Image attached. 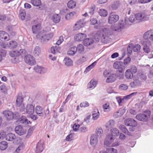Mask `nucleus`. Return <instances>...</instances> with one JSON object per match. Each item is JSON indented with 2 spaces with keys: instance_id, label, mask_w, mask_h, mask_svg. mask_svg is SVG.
<instances>
[{
  "instance_id": "obj_1",
  "label": "nucleus",
  "mask_w": 153,
  "mask_h": 153,
  "mask_svg": "<svg viewBox=\"0 0 153 153\" xmlns=\"http://www.w3.org/2000/svg\"><path fill=\"white\" fill-rule=\"evenodd\" d=\"M124 27V24L123 21L118 23L116 26L109 27H105L102 28L100 31H98L97 33V35H99V37L100 38L102 39H105L106 36L110 35L112 33L111 31L120 32L121 31Z\"/></svg>"
},
{
  "instance_id": "obj_2",
  "label": "nucleus",
  "mask_w": 153,
  "mask_h": 153,
  "mask_svg": "<svg viewBox=\"0 0 153 153\" xmlns=\"http://www.w3.org/2000/svg\"><path fill=\"white\" fill-rule=\"evenodd\" d=\"M152 30H149L145 32L143 35L144 40L142 42V44L143 46V50L144 52L147 53L150 51L149 47L151 45L150 41L149 40L150 36L152 35Z\"/></svg>"
},
{
  "instance_id": "obj_3",
  "label": "nucleus",
  "mask_w": 153,
  "mask_h": 153,
  "mask_svg": "<svg viewBox=\"0 0 153 153\" xmlns=\"http://www.w3.org/2000/svg\"><path fill=\"white\" fill-rule=\"evenodd\" d=\"M113 67L120 73L124 72L126 68L123 63L121 61L115 62L113 64Z\"/></svg>"
},
{
  "instance_id": "obj_4",
  "label": "nucleus",
  "mask_w": 153,
  "mask_h": 153,
  "mask_svg": "<svg viewBox=\"0 0 153 153\" xmlns=\"http://www.w3.org/2000/svg\"><path fill=\"white\" fill-rule=\"evenodd\" d=\"M27 53L26 51L24 49L18 51H11L9 52V55L12 57L17 56L20 55L25 56Z\"/></svg>"
},
{
  "instance_id": "obj_5",
  "label": "nucleus",
  "mask_w": 153,
  "mask_h": 153,
  "mask_svg": "<svg viewBox=\"0 0 153 153\" xmlns=\"http://www.w3.org/2000/svg\"><path fill=\"white\" fill-rule=\"evenodd\" d=\"M134 17L136 20L138 22L147 20L149 16L145 13H139L134 15Z\"/></svg>"
},
{
  "instance_id": "obj_6",
  "label": "nucleus",
  "mask_w": 153,
  "mask_h": 153,
  "mask_svg": "<svg viewBox=\"0 0 153 153\" xmlns=\"http://www.w3.org/2000/svg\"><path fill=\"white\" fill-rule=\"evenodd\" d=\"M150 114V111H149L148 114L143 113L139 114L136 115V118L140 121L146 122L148 120Z\"/></svg>"
},
{
  "instance_id": "obj_7",
  "label": "nucleus",
  "mask_w": 153,
  "mask_h": 153,
  "mask_svg": "<svg viewBox=\"0 0 153 153\" xmlns=\"http://www.w3.org/2000/svg\"><path fill=\"white\" fill-rule=\"evenodd\" d=\"M24 60L26 63L30 65H34L36 63L35 59L30 55H26L24 58Z\"/></svg>"
},
{
  "instance_id": "obj_8",
  "label": "nucleus",
  "mask_w": 153,
  "mask_h": 153,
  "mask_svg": "<svg viewBox=\"0 0 153 153\" xmlns=\"http://www.w3.org/2000/svg\"><path fill=\"white\" fill-rule=\"evenodd\" d=\"M114 140L113 136L111 134L107 135L104 143V146L106 147L109 146L113 141Z\"/></svg>"
},
{
  "instance_id": "obj_9",
  "label": "nucleus",
  "mask_w": 153,
  "mask_h": 153,
  "mask_svg": "<svg viewBox=\"0 0 153 153\" xmlns=\"http://www.w3.org/2000/svg\"><path fill=\"white\" fill-rule=\"evenodd\" d=\"M3 114L7 120H10L14 118V114L10 111H3Z\"/></svg>"
},
{
  "instance_id": "obj_10",
  "label": "nucleus",
  "mask_w": 153,
  "mask_h": 153,
  "mask_svg": "<svg viewBox=\"0 0 153 153\" xmlns=\"http://www.w3.org/2000/svg\"><path fill=\"white\" fill-rule=\"evenodd\" d=\"M85 21L84 19L79 20L76 23L74 27V30H79L84 26L85 23Z\"/></svg>"
},
{
  "instance_id": "obj_11",
  "label": "nucleus",
  "mask_w": 153,
  "mask_h": 153,
  "mask_svg": "<svg viewBox=\"0 0 153 153\" xmlns=\"http://www.w3.org/2000/svg\"><path fill=\"white\" fill-rule=\"evenodd\" d=\"M119 19V16L117 15H112L108 17V23L112 24L116 22Z\"/></svg>"
},
{
  "instance_id": "obj_12",
  "label": "nucleus",
  "mask_w": 153,
  "mask_h": 153,
  "mask_svg": "<svg viewBox=\"0 0 153 153\" xmlns=\"http://www.w3.org/2000/svg\"><path fill=\"white\" fill-rule=\"evenodd\" d=\"M87 35L86 34L82 33H79L76 34L74 36V39L77 41H81L84 40L86 37Z\"/></svg>"
},
{
  "instance_id": "obj_13",
  "label": "nucleus",
  "mask_w": 153,
  "mask_h": 153,
  "mask_svg": "<svg viewBox=\"0 0 153 153\" xmlns=\"http://www.w3.org/2000/svg\"><path fill=\"white\" fill-rule=\"evenodd\" d=\"M36 113L39 116L42 117L44 114L43 112V109L42 107L37 105L36 107L34 109Z\"/></svg>"
},
{
  "instance_id": "obj_14",
  "label": "nucleus",
  "mask_w": 153,
  "mask_h": 153,
  "mask_svg": "<svg viewBox=\"0 0 153 153\" xmlns=\"http://www.w3.org/2000/svg\"><path fill=\"white\" fill-rule=\"evenodd\" d=\"M134 72V68L131 67L130 69L127 70L126 72V77L128 79H132L133 76V73Z\"/></svg>"
},
{
  "instance_id": "obj_15",
  "label": "nucleus",
  "mask_w": 153,
  "mask_h": 153,
  "mask_svg": "<svg viewBox=\"0 0 153 153\" xmlns=\"http://www.w3.org/2000/svg\"><path fill=\"white\" fill-rule=\"evenodd\" d=\"M15 131L16 133L20 136L23 135L25 133L21 125L16 126L15 128Z\"/></svg>"
},
{
  "instance_id": "obj_16",
  "label": "nucleus",
  "mask_w": 153,
  "mask_h": 153,
  "mask_svg": "<svg viewBox=\"0 0 153 153\" xmlns=\"http://www.w3.org/2000/svg\"><path fill=\"white\" fill-rule=\"evenodd\" d=\"M126 112V110L124 108H120L118 111L114 113V116L115 118H118L121 116Z\"/></svg>"
},
{
  "instance_id": "obj_17",
  "label": "nucleus",
  "mask_w": 153,
  "mask_h": 153,
  "mask_svg": "<svg viewBox=\"0 0 153 153\" xmlns=\"http://www.w3.org/2000/svg\"><path fill=\"white\" fill-rule=\"evenodd\" d=\"M9 36L5 32L3 31H0V39L4 40L6 41L9 39Z\"/></svg>"
},
{
  "instance_id": "obj_18",
  "label": "nucleus",
  "mask_w": 153,
  "mask_h": 153,
  "mask_svg": "<svg viewBox=\"0 0 153 153\" xmlns=\"http://www.w3.org/2000/svg\"><path fill=\"white\" fill-rule=\"evenodd\" d=\"M34 69L36 72L40 74H43L46 72V70L44 68L38 65L35 66Z\"/></svg>"
},
{
  "instance_id": "obj_19",
  "label": "nucleus",
  "mask_w": 153,
  "mask_h": 153,
  "mask_svg": "<svg viewBox=\"0 0 153 153\" xmlns=\"http://www.w3.org/2000/svg\"><path fill=\"white\" fill-rule=\"evenodd\" d=\"M26 112L29 114H32L34 111V106L31 104H28L26 107Z\"/></svg>"
},
{
  "instance_id": "obj_20",
  "label": "nucleus",
  "mask_w": 153,
  "mask_h": 153,
  "mask_svg": "<svg viewBox=\"0 0 153 153\" xmlns=\"http://www.w3.org/2000/svg\"><path fill=\"white\" fill-rule=\"evenodd\" d=\"M44 149L43 144L40 141L38 143L36 148V153H40Z\"/></svg>"
},
{
  "instance_id": "obj_21",
  "label": "nucleus",
  "mask_w": 153,
  "mask_h": 153,
  "mask_svg": "<svg viewBox=\"0 0 153 153\" xmlns=\"http://www.w3.org/2000/svg\"><path fill=\"white\" fill-rule=\"evenodd\" d=\"M98 139L96 135H91L90 139V144L93 146H95L97 144Z\"/></svg>"
},
{
  "instance_id": "obj_22",
  "label": "nucleus",
  "mask_w": 153,
  "mask_h": 153,
  "mask_svg": "<svg viewBox=\"0 0 153 153\" xmlns=\"http://www.w3.org/2000/svg\"><path fill=\"white\" fill-rule=\"evenodd\" d=\"M41 25L38 24L36 25H34L32 26V30L34 34H36L40 30Z\"/></svg>"
},
{
  "instance_id": "obj_23",
  "label": "nucleus",
  "mask_w": 153,
  "mask_h": 153,
  "mask_svg": "<svg viewBox=\"0 0 153 153\" xmlns=\"http://www.w3.org/2000/svg\"><path fill=\"white\" fill-rule=\"evenodd\" d=\"M77 49L76 47H73L70 48L67 51V54L70 56H73L76 53Z\"/></svg>"
},
{
  "instance_id": "obj_24",
  "label": "nucleus",
  "mask_w": 153,
  "mask_h": 153,
  "mask_svg": "<svg viewBox=\"0 0 153 153\" xmlns=\"http://www.w3.org/2000/svg\"><path fill=\"white\" fill-rule=\"evenodd\" d=\"M94 42L93 40L91 38L85 39L83 41V44L85 46H88L93 44Z\"/></svg>"
},
{
  "instance_id": "obj_25",
  "label": "nucleus",
  "mask_w": 153,
  "mask_h": 153,
  "mask_svg": "<svg viewBox=\"0 0 153 153\" xmlns=\"http://www.w3.org/2000/svg\"><path fill=\"white\" fill-rule=\"evenodd\" d=\"M119 128L123 132L125 133L126 134L130 136L132 135V134L128 131L125 126L120 125L119 126Z\"/></svg>"
},
{
  "instance_id": "obj_26",
  "label": "nucleus",
  "mask_w": 153,
  "mask_h": 153,
  "mask_svg": "<svg viewBox=\"0 0 153 153\" xmlns=\"http://www.w3.org/2000/svg\"><path fill=\"white\" fill-rule=\"evenodd\" d=\"M116 80V76L115 74H110L106 80V82L108 83H111L115 81Z\"/></svg>"
},
{
  "instance_id": "obj_27",
  "label": "nucleus",
  "mask_w": 153,
  "mask_h": 153,
  "mask_svg": "<svg viewBox=\"0 0 153 153\" xmlns=\"http://www.w3.org/2000/svg\"><path fill=\"white\" fill-rule=\"evenodd\" d=\"M16 138V136L14 134L10 133L6 135V139L7 140L12 141Z\"/></svg>"
},
{
  "instance_id": "obj_28",
  "label": "nucleus",
  "mask_w": 153,
  "mask_h": 153,
  "mask_svg": "<svg viewBox=\"0 0 153 153\" xmlns=\"http://www.w3.org/2000/svg\"><path fill=\"white\" fill-rule=\"evenodd\" d=\"M23 100V98L21 96V94H19L17 97L16 100V106H20L22 104H23L22 103Z\"/></svg>"
},
{
  "instance_id": "obj_29",
  "label": "nucleus",
  "mask_w": 153,
  "mask_h": 153,
  "mask_svg": "<svg viewBox=\"0 0 153 153\" xmlns=\"http://www.w3.org/2000/svg\"><path fill=\"white\" fill-rule=\"evenodd\" d=\"M60 18V16L59 14H55L52 16V19L54 22L57 23L59 22Z\"/></svg>"
},
{
  "instance_id": "obj_30",
  "label": "nucleus",
  "mask_w": 153,
  "mask_h": 153,
  "mask_svg": "<svg viewBox=\"0 0 153 153\" xmlns=\"http://www.w3.org/2000/svg\"><path fill=\"white\" fill-rule=\"evenodd\" d=\"M97 84V82L96 81L92 79L88 84V88L92 89L96 87Z\"/></svg>"
},
{
  "instance_id": "obj_31",
  "label": "nucleus",
  "mask_w": 153,
  "mask_h": 153,
  "mask_svg": "<svg viewBox=\"0 0 153 153\" xmlns=\"http://www.w3.org/2000/svg\"><path fill=\"white\" fill-rule=\"evenodd\" d=\"M65 65L67 66H71L72 65L73 62L72 60L68 57H65L64 60Z\"/></svg>"
},
{
  "instance_id": "obj_32",
  "label": "nucleus",
  "mask_w": 153,
  "mask_h": 153,
  "mask_svg": "<svg viewBox=\"0 0 153 153\" xmlns=\"http://www.w3.org/2000/svg\"><path fill=\"white\" fill-rule=\"evenodd\" d=\"M134 21V17L133 16L130 17L128 19L125 18V24L127 25H131V23H133Z\"/></svg>"
},
{
  "instance_id": "obj_33",
  "label": "nucleus",
  "mask_w": 153,
  "mask_h": 153,
  "mask_svg": "<svg viewBox=\"0 0 153 153\" xmlns=\"http://www.w3.org/2000/svg\"><path fill=\"white\" fill-rule=\"evenodd\" d=\"M111 132L113 136H118L119 134V130L117 128H113L111 129Z\"/></svg>"
},
{
  "instance_id": "obj_34",
  "label": "nucleus",
  "mask_w": 153,
  "mask_h": 153,
  "mask_svg": "<svg viewBox=\"0 0 153 153\" xmlns=\"http://www.w3.org/2000/svg\"><path fill=\"white\" fill-rule=\"evenodd\" d=\"M100 113L98 109L94 111L92 114V118L94 120H97L99 117Z\"/></svg>"
},
{
  "instance_id": "obj_35",
  "label": "nucleus",
  "mask_w": 153,
  "mask_h": 153,
  "mask_svg": "<svg viewBox=\"0 0 153 153\" xmlns=\"http://www.w3.org/2000/svg\"><path fill=\"white\" fill-rule=\"evenodd\" d=\"M8 145L7 143L3 141L0 143V149L2 150H5L7 147Z\"/></svg>"
},
{
  "instance_id": "obj_36",
  "label": "nucleus",
  "mask_w": 153,
  "mask_h": 153,
  "mask_svg": "<svg viewBox=\"0 0 153 153\" xmlns=\"http://www.w3.org/2000/svg\"><path fill=\"white\" fill-rule=\"evenodd\" d=\"M31 3L34 6L39 7L41 4L40 0H31Z\"/></svg>"
},
{
  "instance_id": "obj_37",
  "label": "nucleus",
  "mask_w": 153,
  "mask_h": 153,
  "mask_svg": "<svg viewBox=\"0 0 153 153\" xmlns=\"http://www.w3.org/2000/svg\"><path fill=\"white\" fill-rule=\"evenodd\" d=\"M134 123V120L131 119H128L125 121V125L128 126H132Z\"/></svg>"
},
{
  "instance_id": "obj_38",
  "label": "nucleus",
  "mask_w": 153,
  "mask_h": 153,
  "mask_svg": "<svg viewBox=\"0 0 153 153\" xmlns=\"http://www.w3.org/2000/svg\"><path fill=\"white\" fill-rule=\"evenodd\" d=\"M99 13L101 16L105 17L108 15V12L105 10L101 9L99 11Z\"/></svg>"
},
{
  "instance_id": "obj_39",
  "label": "nucleus",
  "mask_w": 153,
  "mask_h": 153,
  "mask_svg": "<svg viewBox=\"0 0 153 153\" xmlns=\"http://www.w3.org/2000/svg\"><path fill=\"white\" fill-rule=\"evenodd\" d=\"M133 44H129L127 47V54L128 56H129L131 53L132 50L134 49Z\"/></svg>"
},
{
  "instance_id": "obj_40",
  "label": "nucleus",
  "mask_w": 153,
  "mask_h": 153,
  "mask_svg": "<svg viewBox=\"0 0 153 153\" xmlns=\"http://www.w3.org/2000/svg\"><path fill=\"white\" fill-rule=\"evenodd\" d=\"M120 4V2L119 1L114 2L111 4V7L113 10H115L119 7Z\"/></svg>"
},
{
  "instance_id": "obj_41",
  "label": "nucleus",
  "mask_w": 153,
  "mask_h": 153,
  "mask_svg": "<svg viewBox=\"0 0 153 153\" xmlns=\"http://www.w3.org/2000/svg\"><path fill=\"white\" fill-rule=\"evenodd\" d=\"M20 122L22 123H26L27 124H29L31 123V122L30 121L26 118L25 116H22L20 118Z\"/></svg>"
},
{
  "instance_id": "obj_42",
  "label": "nucleus",
  "mask_w": 153,
  "mask_h": 153,
  "mask_svg": "<svg viewBox=\"0 0 153 153\" xmlns=\"http://www.w3.org/2000/svg\"><path fill=\"white\" fill-rule=\"evenodd\" d=\"M76 5V3L73 0H70L68 3L67 6L69 8H73Z\"/></svg>"
},
{
  "instance_id": "obj_43",
  "label": "nucleus",
  "mask_w": 153,
  "mask_h": 153,
  "mask_svg": "<svg viewBox=\"0 0 153 153\" xmlns=\"http://www.w3.org/2000/svg\"><path fill=\"white\" fill-rule=\"evenodd\" d=\"M41 50L40 48L38 46H36L34 48L33 51V53L35 56H38L40 54Z\"/></svg>"
},
{
  "instance_id": "obj_44",
  "label": "nucleus",
  "mask_w": 153,
  "mask_h": 153,
  "mask_svg": "<svg viewBox=\"0 0 153 153\" xmlns=\"http://www.w3.org/2000/svg\"><path fill=\"white\" fill-rule=\"evenodd\" d=\"M77 51L80 53L83 52L84 50V47L82 44H79L76 47Z\"/></svg>"
},
{
  "instance_id": "obj_45",
  "label": "nucleus",
  "mask_w": 153,
  "mask_h": 153,
  "mask_svg": "<svg viewBox=\"0 0 153 153\" xmlns=\"http://www.w3.org/2000/svg\"><path fill=\"white\" fill-rule=\"evenodd\" d=\"M60 50V48L56 46L53 47L51 49V53L53 54L56 53V52H58Z\"/></svg>"
},
{
  "instance_id": "obj_46",
  "label": "nucleus",
  "mask_w": 153,
  "mask_h": 153,
  "mask_svg": "<svg viewBox=\"0 0 153 153\" xmlns=\"http://www.w3.org/2000/svg\"><path fill=\"white\" fill-rule=\"evenodd\" d=\"M35 128V127L34 126L30 128L29 129H28V133L26 136L27 138H29L32 135Z\"/></svg>"
},
{
  "instance_id": "obj_47",
  "label": "nucleus",
  "mask_w": 153,
  "mask_h": 153,
  "mask_svg": "<svg viewBox=\"0 0 153 153\" xmlns=\"http://www.w3.org/2000/svg\"><path fill=\"white\" fill-rule=\"evenodd\" d=\"M9 47L11 48H14L17 45V43L15 41H11L9 42Z\"/></svg>"
},
{
  "instance_id": "obj_48",
  "label": "nucleus",
  "mask_w": 153,
  "mask_h": 153,
  "mask_svg": "<svg viewBox=\"0 0 153 153\" xmlns=\"http://www.w3.org/2000/svg\"><path fill=\"white\" fill-rule=\"evenodd\" d=\"M103 108L104 111L105 112H109L111 110L109 104L108 103H106L103 105Z\"/></svg>"
},
{
  "instance_id": "obj_49",
  "label": "nucleus",
  "mask_w": 153,
  "mask_h": 153,
  "mask_svg": "<svg viewBox=\"0 0 153 153\" xmlns=\"http://www.w3.org/2000/svg\"><path fill=\"white\" fill-rule=\"evenodd\" d=\"M75 13V12H74L67 13L65 16V18L67 20H70L73 17L74 14Z\"/></svg>"
},
{
  "instance_id": "obj_50",
  "label": "nucleus",
  "mask_w": 153,
  "mask_h": 153,
  "mask_svg": "<svg viewBox=\"0 0 153 153\" xmlns=\"http://www.w3.org/2000/svg\"><path fill=\"white\" fill-rule=\"evenodd\" d=\"M115 124V122L113 120H110L107 123V127L108 128H112L114 126Z\"/></svg>"
},
{
  "instance_id": "obj_51",
  "label": "nucleus",
  "mask_w": 153,
  "mask_h": 153,
  "mask_svg": "<svg viewBox=\"0 0 153 153\" xmlns=\"http://www.w3.org/2000/svg\"><path fill=\"white\" fill-rule=\"evenodd\" d=\"M107 153H117V151L116 149L112 148L109 147L106 148Z\"/></svg>"
},
{
  "instance_id": "obj_52",
  "label": "nucleus",
  "mask_w": 153,
  "mask_h": 153,
  "mask_svg": "<svg viewBox=\"0 0 153 153\" xmlns=\"http://www.w3.org/2000/svg\"><path fill=\"white\" fill-rule=\"evenodd\" d=\"M1 91L3 93H5L7 91L6 86L4 85H2L0 86Z\"/></svg>"
},
{
  "instance_id": "obj_53",
  "label": "nucleus",
  "mask_w": 153,
  "mask_h": 153,
  "mask_svg": "<svg viewBox=\"0 0 153 153\" xmlns=\"http://www.w3.org/2000/svg\"><path fill=\"white\" fill-rule=\"evenodd\" d=\"M64 41V39L63 36H60L58 40L56 43V44L57 45H59L63 42Z\"/></svg>"
},
{
  "instance_id": "obj_54",
  "label": "nucleus",
  "mask_w": 153,
  "mask_h": 153,
  "mask_svg": "<svg viewBox=\"0 0 153 153\" xmlns=\"http://www.w3.org/2000/svg\"><path fill=\"white\" fill-rule=\"evenodd\" d=\"M6 133L4 131H1L0 132V139H3L4 138H6Z\"/></svg>"
},
{
  "instance_id": "obj_55",
  "label": "nucleus",
  "mask_w": 153,
  "mask_h": 153,
  "mask_svg": "<svg viewBox=\"0 0 153 153\" xmlns=\"http://www.w3.org/2000/svg\"><path fill=\"white\" fill-rule=\"evenodd\" d=\"M17 107H18V109L20 111L22 112L24 111L25 109V107L24 104H22L20 106H17Z\"/></svg>"
},
{
  "instance_id": "obj_56",
  "label": "nucleus",
  "mask_w": 153,
  "mask_h": 153,
  "mask_svg": "<svg viewBox=\"0 0 153 153\" xmlns=\"http://www.w3.org/2000/svg\"><path fill=\"white\" fill-rule=\"evenodd\" d=\"M131 58L130 57H128L125 58L124 60L123 64L125 66L127 65L130 62Z\"/></svg>"
},
{
  "instance_id": "obj_57",
  "label": "nucleus",
  "mask_w": 153,
  "mask_h": 153,
  "mask_svg": "<svg viewBox=\"0 0 153 153\" xmlns=\"http://www.w3.org/2000/svg\"><path fill=\"white\" fill-rule=\"evenodd\" d=\"M89 106V104L87 102L85 101L81 103L80 104V106L81 107H88Z\"/></svg>"
},
{
  "instance_id": "obj_58",
  "label": "nucleus",
  "mask_w": 153,
  "mask_h": 153,
  "mask_svg": "<svg viewBox=\"0 0 153 153\" xmlns=\"http://www.w3.org/2000/svg\"><path fill=\"white\" fill-rule=\"evenodd\" d=\"M95 9V7L94 6H92L89 9V13L91 15H93L94 13V11Z\"/></svg>"
},
{
  "instance_id": "obj_59",
  "label": "nucleus",
  "mask_w": 153,
  "mask_h": 153,
  "mask_svg": "<svg viewBox=\"0 0 153 153\" xmlns=\"http://www.w3.org/2000/svg\"><path fill=\"white\" fill-rule=\"evenodd\" d=\"M96 132L98 136H101L103 133V131L101 128H98L96 129Z\"/></svg>"
},
{
  "instance_id": "obj_60",
  "label": "nucleus",
  "mask_w": 153,
  "mask_h": 153,
  "mask_svg": "<svg viewBox=\"0 0 153 153\" xmlns=\"http://www.w3.org/2000/svg\"><path fill=\"white\" fill-rule=\"evenodd\" d=\"M26 16L25 13L24 12H22L19 15V17L22 20H23L25 19Z\"/></svg>"
},
{
  "instance_id": "obj_61",
  "label": "nucleus",
  "mask_w": 153,
  "mask_h": 153,
  "mask_svg": "<svg viewBox=\"0 0 153 153\" xmlns=\"http://www.w3.org/2000/svg\"><path fill=\"white\" fill-rule=\"evenodd\" d=\"M141 49L140 45L138 44L134 45V52H137L140 51Z\"/></svg>"
},
{
  "instance_id": "obj_62",
  "label": "nucleus",
  "mask_w": 153,
  "mask_h": 153,
  "mask_svg": "<svg viewBox=\"0 0 153 153\" xmlns=\"http://www.w3.org/2000/svg\"><path fill=\"white\" fill-rule=\"evenodd\" d=\"M119 88L123 90H126L128 89V86L126 85L122 84L120 85Z\"/></svg>"
},
{
  "instance_id": "obj_63",
  "label": "nucleus",
  "mask_w": 153,
  "mask_h": 153,
  "mask_svg": "<svg viewBox=\"0 0 153 153\" xmlns=\"http://www.w3.org/2000/svg\"><path fill=\"white\" fill-rule=\"evenodd\" d=\"M45 36H46V37L47 38V41H48L53 37V33H51L45 35Z\"/></svg>"
},
{
  "instance_id": "obj_64",
  "label": "nucleus",
  "mask_w": 153,
  "mask_h": 153,
  "mask_svg": "<svg viewBox=\"0 0 153 153\" xmlns=\"http://www.w3.org/2000/svg\"><path fill=\"white\" fill-rule=\"evenodd\" d=\"M6 54V51L3 49L0 50V55L2 56H5Z\"/></svg>"
}]
</instances>
